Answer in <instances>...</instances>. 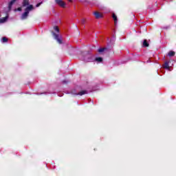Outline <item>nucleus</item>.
Listing matches in <instances>:
<instances>
[{"mask_svg": "<svg viewBox=\"0 0 176 176\" xmlns=\"http://www.w3.org/2000/svg\"><path fill=\"white\" fill-rule=\"evenodd\" d=\"M54 31L52 32L53 36L54 38L58 42L60 45L63 44V41L60 38L58 34H60V28L58 25H54L53 27Z\"/></svg>", "mask_w": 176, "mask_h": 176, "instance_id": "f257e3e1", "label": "nucleus"}, {"mask_svg": "<svg viewBox=\"0 0 176 176\" xmlns=\"http://www.w3.org/2000/svg\"><path fill=\"white\" fill-rule=\"evenodd\" d=\"M34 9V6L30 5L25 9V12L21 16L22 20H25L27 17H28V14H30V12Z\"/></svg>", "mask_w": 176, "mask_h": 176, "instance_id": "f03ea898", "label": "nucleus"}, {"mask_svg": "<svg viewBox=\"0 0 176 176\" xmlns=\"http://www.w3.org/2000/svg\"><path fill=\"white\" fill-rule=\"evenodd\" d=\"M170 63V60H166L164 65H162L163 68H164L165 69H168V71H172L173 68L171 67V66H170L168 65V63Z\"/></svg>", "mask_w": 176, "mask_h": 176, "instance_id": "7ed1b4c3", "label": "nucleus"}, {"mask_svg": "<svg viewBox=\"0 0 176 176\" xmlns=\"http://www.w3.org/2000/svg\"><path fill=\"white\" fill-rule=\"evenodd\" d=\"M56 3L60 6V8H65V2L63 0H56Z\"/></svg>", "mask_w": 176, "mask_h": 176, "instance_id": "20e7f679", "label": "nucleus"}, {"mask_svg": "<svg viewBox=\"0 0 176 176\" xmlns=\"http://www.w3.org/2000/svg\"><path fill=\"white\" fill-rule=\"evenodd\" d=\"M94 16L96 19H102V17H104V14H102V12H95Z\"/></svg>", "mask_w": 176, "mask_h": 176, "instance_id": "39448f33", "label": "nucleus"}, {"mask_svg": "<svg viewBox=\"0 0 176 176\" xmlns=\"http://www.w3.org/2000/svg\"><path fill=\"white\" fill-rule=\"evenodd\" d=\"M22 6L25 8V6H30V0H23Z\"/></svg>", "mask_w": 176, "mask_h": 176, "instance_id": "423d86ee", "label": "nucleus"}, {"mask_svg": "<svg viewBox=\"0 0 176 176\" xmlns=\"http://www.w3.org/2000/svg\"><path fill=\"white\" fill-rule=\"evenodd\" d=\"M112 18L114 21L115 25H116V24H118V16H116V14L115 13L112 14Z\"/></svg>", "mask_w": 176, "mask_h": 176, "instance_id": "0eeeda50", "label": "nucleus"}, {"mask_svg": "<svg viewBox=\"0 0 176 176\" xmlns=\"http://www.w3.org/2000/svg\"><path fill=\"white\" fill-rule=\"evenodd\" d=\"M17 0H12L9 3H8V10H10L12 9V6H13V4L14 2H16Z\"/></svg>", "mask_w": 176, "mask_h": 176, "instance_id": "6e6552de", "label": "nucleus"}, {"mask_svg": "<svg viewBox=\"0 0 176 176\" xmlns=\"http://www.w3.org/2000/svg\"><path fill=\"white\" fill-rule=\"evenodd\" d=\"M168 56L169 57H174L175 56V52L174 51H169L168 53Z\"/></svg>", "mask_w": 176, "mask_h": 176, "instance_id": "1a4fd4ad", "label": "nucleus"}, {"mask_svg": "<svg viewBox=\"0 0 176 176\" xmlns=\"http://www.w3.org/2000/svg\"><path fill=\"white\" fill-rule=\"evenodd\" d=\"M85 94H87V91L83 90L77 94V96H83Z\"/></svg>", "mask_w": 176, "mask_h": 176, "instance_id": "9d476101", "label": "nucleus"}, {"mask_svg": "<svg viewBox=\"0 0 176 176\" xmlns=\"http://www.w3.org/2000/svg\"><path fill=\"white\" fill-rule=\"evenodd\" d=\"M143 46H144V47H148V46H149V43H148V41L146 40L144 41Z\"/></svg>", "mask_w": 176, "mask_h": 176, "instance_id": "9b49d317", "label": "nucleus"}, {"mask_svg": "<svg viewBox=\"0 0 176 176\" xmlns=\"http://www.w3.org/2000/svg\"><path fill=\"white\" fill-rule=\"evenodd\" d=\"M8 38H6V37H3V38H1V42H2V43H6V42H8Z\"/></svg>", "mask_w": 176, "mask_h": 176, "instance_id": "f8f14e48", "label": "nucleus"}, {"mask_svg": "<svg viewBox=\"0 0 176 176\" xmlns=\"http://www.w3.org/2000/svg\"><path fill=\"white\" fill-rule=\"evenodd\" d=\"M23 10V8L19 7L18 8L14 9V12H21Z\"/></svg>", "mask_w": 176, "mask_h": 176, "instance_id": "ddd939ff", "label": "nucleus"}, {"mask_svg": "<svg viewBox=\"0 0 176 176\" xmlns=\"http://www.w3.org/2000/svg\"><path fill=\"white\" fill-rule=\"evenodd\" d=\"M96 61H98V63H102V58L101 57L96 58Z\"/></svg>", "mask_w": 176, "mask_h": 176, "instance_id": "4468645a", "label": "nucleus"}, {"mask_svg": "<svg viewBox=\"0 0 176 176\" xmlns=\"http://www.w3.org/2000/svg\"><path fill=\"white\" fill-rule=\"evenodd\" d=\"M106 48L102 47V48H99L98 52L99 53H102V52H104V50H105Z\"/></svg>", "mask_w": 176, "mask_h": 176, "instance_id": "2eb2a0df", "label": "nucleus"}, {"mask_svg": "<svg viewBox=\"0 0 176 176\" xmlns=\"http://www.w3.org/2000/svg\"><path fill=\"white\" fill-rule=\"evenodd\" d=\"M91 57H93L91 55H88V58L89 59H87V58H85V60H86V61H90V60H91Z\"/></svg>", "mask_w": 176, "mask_h": 176, "instance_id": "dca6fc26", "label": "nucleus"}, {"mask_svg": "<svg viewBox=\"0 0 176 176\" xmlns=\"http://www.w3.org/2000/svg\"><path fill=\"white\" fill-rule=\"evenodd\" d=\"M38 6H41V3H38V4L36 5V7H37V8H38Z\"/></svg>", "mask_w": 176, "mask_h": 176, "instance_id": "f3484780", "label": "nucleus"}, {"mask_svg": "<svg viewBox=\"0 0 176 176\" xmlns=\"http://www.w3.org/2000/svg\"><path fill=\"white\" fill-rule=\"evenodd\" d=\"M67 1H68V2L72 3V0H67Z\"/></svg>", "mask_w": 176, "mask_h": 176, "instance_id": "a211bd4d", "label": "nucleus"}, {"mask_svg": "<svg viewBox=\"0 0 176 176\" xmlns=\"http://www.w3.org/2000/svg\"><path fill=\"white\" fill-rule=\"evenodd\" d=\"M160 71H161V72H162L163 71V69H161Z\"/></svg>", "mask_w": 176, "mask_h": 176, "instance_id": "6ab92c4d", "label": "nucleus"}, {"mask_svg": "<svg viewBox=\"0 0 176 176\" xmlns=\"http://www.w3.org/2000/svg\"><path fill=\"white\" fill-rule=\"evenodd\" d=\"M163 74H164V72H163Z\"/></svg>", "mask_w": 176, "mask_h": 176, "instance_id": "aec40b11", "label": "nucleus"}]
</instances>
